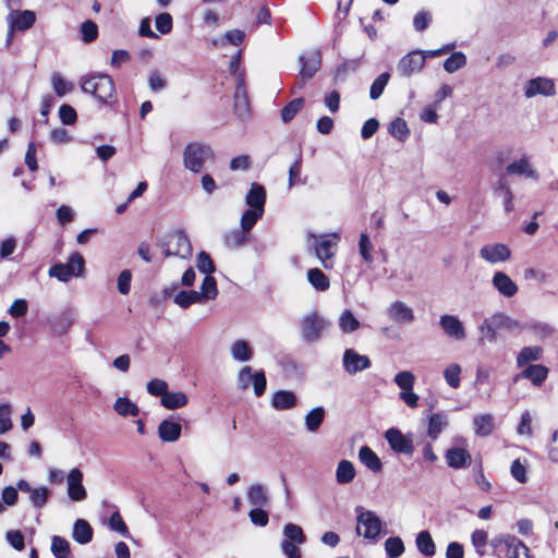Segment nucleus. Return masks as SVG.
I'll list each match as a JSON object with an SVG mask.
<instances>
[{"label": "nucleus", "instance_id": "1", "mask_svg": "<svg viewBox=\"0 0 558 558\" xmlns=\"http://www.w3.org/2000/svg\"><path fill=\"white\" fill-rule=\"evenodd\" d=\"M330 236L337 240L340 239V234L338 232L322 234L318 236L312 232L307 233V244L314 251L315 256L319 259L325 269H332L335 266L337 243L332 242L329 239Z\"/></svg>", "mask_w": 558, "mask_h": 558}, {"label": "nucleus", "instance_id": "2", "mask_svg": "<svg viewBox=\"0 0 558 558\" xmlns=\"http://www.w3.org/2000/svg\"><path fill=\"white\" fill-rule=\"evenodd\" d=\"M215 157L214 150L209 145L192 142L185 145L182 154L183 166L193 173H199L208 160Z\"/></svg>", "mask_w": 558, "mask_h": 558}, {"label": "nucleus", "instance_id": "3", "mask_svg": "<svg viewBox=\"0 0 558 558\" xmlns=\"http://www.w3.org/2000/svg\"><path fill=\"white\" fill-rule=\"evenodd\" d=\"M81 89L90 94L100 102L107 104L114 94V83L107 74H93L81 78Z\"/></svg>", "mask_w": 558, "mask_h": 558}, {"label": "nucleus", "instance_id": "4", "mask_svg": "<svg viewBox=\"0 0 558 558\" xmlns=\"http://www.w3.org/2000/svg\"><path fill=\"white\" fill-rule=\"evenodd\" d=\"M356 512V533L364 538L376 543L383 531V521L372 510H366L362 506L355 508Z\"/></svg>", "mask_w": 558, "mask_h": 558}, {"label": "nucleus", "instance_id": "5", "mask_svg": "<svg viewBox=\"0 0 558 558\" xmlns=\"http://www.w3.org/2000/svg\"><path fill=\"white\" fill-rule=\"evenodd\" d=\"M519 323L502 313H496L486 317L478 326L480 341L494 343L497 339V331L501 328L517 329Z\"/></svg>", "mask_w": 558, "mask_h": 558}, {"label": "nucleus", "instance_id": "6", "mask_svg": "<svg viewBox=\"0 0 558 558\" xmlns=\"http://www.w3.org/2000/svg\"><path fill=\"white\" fill-rule=\"evenodd\" d=\"M85 270V260L80 253H73L68 263L56 264L50 267L48 274L61 282H68L73 277H80Z\"/></svg>", "mask_w": 558, "mask_h": 558}, {"label": "nucleus", "instance_id": "7", "mask_svg": "<svg viewBox=\"0 0 558 558\" xmlns=\"http://www.w3.org/2000/svg\"><path fill=\"white\" fill-rule=\"evenodd\" d=\"M163 251L167 257L187 259L192 255V245L187 235L182 230H177L166 236Z\"/></svg>", "mask_w": 558, "mask_h": 558}, {"label": "nucleus", "instance_id": "8", "mask_svg": "<svg viewBox=\"0 0 558 558\" xmlns=\"http://www.w3.org/2000/svg\"><path fill=\"white\" fill-rule=\"evenodd\" d=\"M326 327V320L317 313L305 315L301 320V337L307 343L317 342Z\"/></svg>", "mask_w": 558, "mask_h": 558}, {"label": "nucleus", "instance_id": "9", "mask_svg": "<svg viewBox=\"0 0 558 558\" xmlns=\"http://www.w3.org/2000/svg\"><path fill=\"white\" fill-rule=\"evenodd\" d=\"M36 21V14L33 11H15L11 10L8 15L9 32L7 43L10 44L14 34V29L27 31Z\"/></svg>", "mask_w": 558, "mask_h": 558}, {"label": "nucleus", "instance_id": "10", "mask_svg": "<svg viewBox=\"0 0 558 558\" xmlns=\"http://www.w3.org/2000/svg\"><path fill=\"white\" fill-rule=\"evenodd\" d=\"M424 65V56H422L421 50H412L399 60L397 72L402 77H410L420 73Z\"/></svg>", "mask_w": 558, "mask_h": 558}, {"label": "nucleus", "instance_id": "11", "mask_svg": "<svg viewBox=\"0 0 558 558\" xmlns=\"http://www.w3.org/2000/svg\"><path fill=\"white\" fill-rule=\"evenodd\" d=\"M83 477V472L78 468H73L66 475V493L72 501H83L87 497Z\"/></svg>", "mask_w": 558, "mask_h": 558}, {"label": "nucleus", "instance_id": "12", "mask_svg": "<svg viewBox=\"0 0 558 558\" xmlns=\"http://www.w3.org/2000/svg\"><path fill=\"white\" fill-rule=\"evenodd\" d=\"M233 109L234 113L240 118L244 119L250 112V101L245 87L244 73H240L235 82V90L233 96Z\"/></svg>", "mask_w": 558, "mask_h": 558}, {"label": "nucleus", "instance_id": "13", "mask_svg": "<svg viewBox=\"0 0 558 558\" xmlns=\"http://www.w3.org/2000/svg\"><path fill=\"white\" fill-rule=\"evenodd\" d=\"M478 254L489 264L505 263L511 257L510 248L504 243L485 244L480 248Z\"/></svg>", "mask_w": 558, "mask_h": 558}, {"label": "nucleus", "instance_id": "14", "mask_svg": "<svg viewBox=\"0 0 558 558\" xmlns=\"http://www.w3.org/2000/svg\"><path fill=\"white\" fill-rule=\"evenodd\" d=\"M343 369L349 375H355L359 372L371 367V360L367 355L360 354L354 349H347L342 357Z\"/></svg>", "mask_w": 558, "mask_h": 558}, {"label": "nucleus", "instance_id": "15", "mask_svg": "<svg viewBox=\"0 0 558 558\" xmlns=\"http://www.w3.org/2000/svg\"><path fill=\"white\" fill-rule=\"evenodd\" d=\"M385 438L392 451L412 454L414 447L410 436L403 435L398 428L391 427L385 433Z\"/></svg>", "mask_w": 558, "mask_h": 558}, {"label": "nucleus", "instance_id": "16", "mask_svg": "<svg viewBox=\"0 0 558 558\" xmlns=\"http://www.w3.org/2000/svg\"><path fill=\"white\" fill-rule=\"evenodd\" d=\"M555 94V83L551 78L538 76L527 81L525 84L524 95L526 98H532L537 95L550 97Z\"/></svg>", "mask_w": 558, "mask_h": 558}, {"label": "nucleus", "instance_id": "17", "mask_svg": "<svg viewBox=\"0 0 558 558\" xmlns=\"http://www.w3.org/2000/svg\"><path fill=\"white\" fill-rule=\"evenodd\" d=\"M439 326L449 338L458 341L466 338L465 328L462 322L454 315H441L439 318Z\"/></svg>", "mask_w": 558, "mask_h": 558}, {"label": "nucleus", "instance_id": "18", "mask_svg": "<svg viewBox=\"0 0 558 558\" xmlns=\"http://www.w3.org/2000/svg\"><path fill=\"white\" fill-rule=\"evenodd\" d=\"M388 317L398 324H410L414 320L413 310L402 301H395L387 307Z\"/></svg>", "mask_w": 558, "mask_h": 558}, {"label": "nucleus", "instance_id": "19", "mask_svg": "<svg viewBox=\"0 0 558 558\" xmlns=\"http://www.w3.org/2000/svg\"><path fill=\"white\" fill-rule=\"evenodd\" d=\"M549 369L542 364H530L520 374L515 376V380L525 378L531 383L539 387L548 377Z\"/></svg>", "mask_w": 558, "mask_h": 558}, {"label": "nucleus", "instance_id": "20", "mask_svg": "<svg viewBox=\"0 0 558 558\" xmlns=\"http://www.w3.org/2000/svg\"><path fill=\"white\" fill-rule=\"evenodd\" d=\"M492 284L505 298H512L518 292L517 283L502 271L494 274Z\"/></svg>", "mask_w": 558, "mask_h": 558}, {"label": "nucleus", "instance_id": "21", "mask_svg": "<svg viewBox=\"0 0 558 558\" xmlns=\"http://www.w3.org/2000/svg\"><path fill=\"white\" fill-rule=\"evenodd\" d=\"M506 172L510 175H524L533 180L538 179V172L533 168L526 156L510 162L506 168Z\"/></svg>", "mask_w": 558, "mask_h": 558}, {"label": "nucleus", "instance_id": "22", "mask_svg": "<svg viewBox=\"0 0 558 558\" xmlns=\"http://www.w3.org/2000/svg\"><path fill=\"white\" fill-rule=\"evenodd\" d=\"M266 195V189L262 184L253 182L245 196V204L252 209L265 211Z\"/></svg>", "mask_w": 558, "mask_h": 558}, {"label": "nucleus", "instance_id": "23", "mask_svg": "<svg viewBox=\"0 0 558 558\" xmlns=\"http://www.w3.org/2000/svg\"><path fill=\"white\" fill-rule=\"evenodd\" d=\"M300 61L302 63L300 75L312 78L320 68L322 56L318 50H314L305 56H301Z\"/></svg>", "mask_w": 558, "mask_h": 558}, {"label": "nucleus", "instance_id": "24", "mask_svg": "<svg viewBox=\"0 0 558 558\" xmlns=\"http://www.w3.org/2000/svg\"><path fill=\"white\" fill-rule=\"evenodd\" d=\"M181 432L182 426L180 422H174L172 420H163L158 426V436L166 442L177 441L181 436Z\"/></svg>", "mask_w": 558, "mask_h": 558}, {"label": "nucleus", "instance_id": "25", "mask_svg": "<svg viewBox=\"0 0 558 558\" xmlns=\"http://www.w3.org/2000/svg\"><path fill=\"white\" fill-rule=\"evenodd\" d=\"M518 328L532 333L539 340L547 339L555 332V328L551 325L539 320H532L522 326L519 325Z\"/></svg>", "mask_w": 558, "mask_h": 558}, {"label": "nucleus", "instance_id": "26", "mask_svg": "<svg viewBox=\"0 0 558 558\" xmlns=\"http://www.w3.org/2000/svg\"><path fill=\"white\" fill-rule=\"evenodd\" d=\"M270 402L278 411L289 410L296 405V397L290 390H278L272 393Z\"/></svg>", "mask_w": 558, "mask_h": 558}, {"label": "nucleus", "instance_id": "27", "mask_svg": "<svg viewBox=\"0 0 558 558\" xmlns=\"http://www.w3.org/2000/svg\"><path fill=\"white\" fill-rule=\"evenodd\" d=\"M446 460L450 468L461 469L471 462V456L468 450L453 447L447 450Z\"/></svg>", "mask_w": 558, "mask_h": 558}, {"label": "nucleus", "instance_id": "28", "mask_svg": "<svg viewBox=\"0 0 558 558\" xmlns=\"http://www.w3.org/2000/svg\"><path fill=\"white\" fill-rule=\"evenodd\" d=\"M475 435L480 437L489 436L495 428L494 416L489 413L475 415L473 418Z\"/></svg>", "mask_w": 558, "mask_h": 558}, {"label": "nucleus", "instance_id": "29", "mask_svg": "<svg viewBox=\"0 0 558 558\" xmlns=\"http://www.w3.org/2000/svg\"><path fill=\"white\" fill-rule=\"evenodd\" d=\"M448 425V416L442 412L434 413L428 416V428L427 435L433 440H436L438 436Z\"/></svg>", "mask_w": 558, "mask_h": 558}, {"label": "nucleus", "instance_id": "30", "mask_svg": "<svg viewBox=\"0 0 558 558\" xmlns=\"http://www.w3.org/2000/svg\"><path fill=\"white\" fill-rule=\"evenodd\" d=\"M508 558H532L529 547L517 536L506 538Z\"/></svg>", "mask_w": 558, "mask_h": 558}, {"label": "nucleus", "instance_id": "31", "mask_svg": "<svg viewBox=\"0 0 558 558\" xmlns=\"http://www.w3.org/2000/svg\"><path fill=\"white\" fill-rule=\"evenodd\" d=\"M72 537L78 544H87L93 538V529L90 524L84 519H77L74 522Z\"/></svg>", "mask_w": 558, "mask_h": 558}, {"label": "nucleus", "instance_id": "32", "mask_svg": "<svg viewBox=\"0 0 558 558\" xmlns=\"http://www.w3.org/2000/svg\"><path fill=\"white\" fill-rule=\"evenodd\" d=\"M360 461L371 471L377 473L383 469V464L378 456L368 446H362L359 450Z\"/></svg>", "mask_w": 558, "mask_h": 558}, {"label": "nucleus", "instance_id": "33", "mask_svg": "<svg viewBox=\"0 0 558 558\" xmlns=\"http://www.w3.org/2000/svg\"><path fill=\"white\" fill-rule=\"evenodd\" d=\"M543 357V349L538 345L524 347L517 355V366L523 367L531 362H537Z\"/></svg>", "mask_w": 558, "mask_h": 558}, {"label": "nucleus", "instance_id": "34", "mask_svg": "<svg viewBox=\"0 0 558 558\" xmlns=\"http://www.w3.org/2000/svg\"><path fill=\"white\" fill-rule=\"evenodd\" d=\"M306 278L308 283L319 292L327 291L330 287L329 278L319 268H311L307 270Z\"/></svg>", "mask_w": 558, "mask_h": 558}, {"label": "nucleus", "instance_id": "35", "mask_svg": "<svg viewBox=\"0 0 558 558\" xmlns=\"http://www.w3.org/2000/svg\"><path fill=\"white\" fill-rule=\"evenodd\" d=\"M189 402V398L186 393L182 391H167L165 396H162V399H160V403L163 408L168 410H177L184 405H186Z\"/></svg>", "mask_w": 558, "mask_h": 558}, {"label": "nucleus", "instance_id": "36", "mask_svg": "<svg viewBox=\"0 0 558 558\" xmlns=\"http://www.w3.org/2000/svg\"><path fill=\"white\" fill-rule=\"evenodd\" d=\"M356 475L354 465L349 460H341L336 469V481L340 485L351 483Z\"/></svg>", "mask_w": 558, "mask_h": 558}, {"label": "nucleus", "instance_id": "37", "mask_svg": "<svg viewBox=\"0 0 558 558\" xmlns=\"http://www.w3.org/2000/svg\"><path fill=\"white\" fill-rule=\"evenodd\" d=\"M247 499L252 506L265 507L269 502L267 489L260 484H253L247 490Z\"/></svg>", "mask_w": 558, "mask_h": 558}, {"label": "nucleus", "instance_id": "38", "mask_svg": "<svg viewBox=\"0 0 558 558\" xmlns=\"http://www.w3.org/2000/svg\"><path fill=\"white\" fill-rule=\"evenodd\" d=\"M230 353L233 360L239 362H247L253 357V349L245 340H236L230 348Z\"/></svg>", "mask_w": 558, "mask_h": 558}, {"label": "nucleus", "instance_id": "39", "mask_svg": "<svg viewBox=\"0 0 558 558\" xmlns=\"http://www.w3.org/2000/svg\"><path fill=\"white\" fill-rule=\"evenodd\" d=\"M417 550L424 556H434L436 553V545L428 531H421L415 538Z\"/></svg>", "mask_w": 558, "mask_h": 558}, {"label": "nucleus", "instance_id": "40", "mask_svg": "<svg viewBox=\"0 0 558 558\" xmlns=\"http://www.w3.org/2000/svg\"><path fill=\"white\" fill-rule=\"evenodd\" d=\"M113 410L121 416H137L140 414L137 404L128 397H119L113 404Z\"/></svg>", "mask_w": 558, "mask_h": 558}, {"label": "nucleus", "instance_id": "41", "mask_svg": "<svg viewBox=\"0 0 558 558\" xmlns=\"http://www.w3.org/2000/svg\"><path fill=\"white\" fill-rule=\"evenodd\" d=\"M248 241V235L245 231L240 229H234L228 232L223 242L225 245L229 250H236L243 246Z\"/></svg>", "mask_w": 558, "mask_h": 558}, {"label": "nucleus", "instance_id": "42", "mask_svg": "<svg viewBox=\"0 0 558 558\" xmlns=\"http://www.w3.org/2000/svg\"><path fill=\"white\" fill-rule=\"evenodd\" d=\"M218 295V288L216 279L211 275H206L202 286L201 291L198 292V296L202 302L215 300Z\"/></svg>", "mask_w": 558, "mask_h": 558}, {"label": "nucleus", "instance_id": "43", "mask_svg": "<svg viewBox=\"0 0 558 558\" xmlns=\"http://www.w3.org/2000/svg\"><path fill=\"white\" fill-rule=\"evenodd\" d=\"M51 86L58 97H64L74 89V84L66 81L59 72L51 74Z\"/></svg>", "mask_w": 558, "mask_h": 558}, {"label": "nucleus", "instance_id": "44", "mask_svg": "<svg viewBox=\"0 0 558 558\" xmlns=\"http://www.w3.org/2000/svg\"><path fill=\"white\" fill-rule=\"evenodd\" d=\"M325 418V410L323 407H316L312 409L305 415V426L306 429L311 433H315L320 427L323 421Z\"/></svg>", "mask_w": 558, "mask_h": 558}, {"label": "nucleus", "instance_id": "45", "mask_svg": "<svg viewBox=\"0 0 558 558\" xmlns=\"http://www.w3.org/2000/svg\"><path fill=\"white\" fill-rule=\"evenodd\" d=\"M283 536L286 542H292L296 544H304L306 542V536L302 530V527L294 523H287L283 526Z\"/></svg>", "mask_w": 558, "mask_h": 558}, {"label": "nucleus", "instance_id": "46", "mask_svg": "<svg viewBox=\"0 0 558 558\" xmlns=\"http://www.w3.org/2000/svg\"><path fill=\"white\" fill-rule=\"evenodd\" d=\"M264 211L248 208L244 210L240 219V228L246 233L253 229L256 222L263 217Z\"/></svg>", "mask_w": 558, "mask_h": 558}, {"label": "nucleus", "instance_id": "47", "mask_svg": "<svg viewBox=\"0 0 558 558\" xmlns=\"http://www.w3.org/2000/svg\"><path fill=\"white\" fill-rule=\"evenodd\" d=\"M173 301L181 308H187L194 303H203L198 296V291L195 290H182L174 295Z\"/></svg>", "mask_w": 558, "mask_h": 558}, {"label": "nucleus", "instance_id": "48", "mask_svg": "<svg viewBox=\"0 0 558 558\" xmlns=\"http://www.w3.org/2000/svg\"><path fill=\"white\" fill-rule=\"evenodd\" d=\"M360 322L352 311L344 310L339 317V327L344 333H351L360 328Z\"/></svg>", "mask_w": 558, "mask_h": 558}, {"label": "nucleus", "instance_id": "49", "mask_svg": "<svg viewBox=\"0 0 558 558\" xmlns=\"http://www.w3.org/2000/svg\"><path fill=\"white\" fill-rule=\"evenodd\" d=\"M461 372L462 368L459 364L452 363L444 369V378L449 387L457 389L461 384Z\"/></svg>", "mask_w": 558, "mask_h": 558}, {"label": "nucleus", "instance_id": "50", "mask_svg": "<svg viewBox=\"0 0 558 558\" xmlns=\"http://www.w3.org/2000/svg\"><path fill=\"white\" fill-rule=\"evenodd\" d=\"M466 64V56L462 51H456L444 62V69L448 73H454Z\"/></svg>", "mask_w": 558, "mask_h": 558}, {"label": "nucleus", "instance_id": "51", "mask_svg": "<svg viewBox=\"0 0 558 558\" xmlns=\"http://www.w3.org/2000/svg\"><path fill=\"white\" fill-rule=\"evenodd\" d=\"M51 551L56 558H68L71 553L70 543L64 537L54 535L51 539Z\"/></svg>", "mask_w": 558, "mask_h": 558}, {"label": "nucleus", "instance_id": "52", "mask_svg": "<svg viewBox=\"0 0 558 558\" xmlns=\"http://www.w3.org/2000/svg\"><path fill=\"white\" fill-rule=\"evenodd\" d=\"M404 549L403 541L399 536H392L385 541V550L389 558H399Z\"/></svg>", "mask_w": 558, "mask_h": 558}, {"label": "nucleus", "instance_id": "53", "mask_svg": "<svg viewBox=\"0 0 558 558\" xmlns=\"http://www.w3.org/2000/svg\"><path fill=\"white\" fill-rule=\"evenodd\" d=\"M389 133L397 140L403 142L409 136L410 130L402 118H396L388 126Z\"/></svg>", "mask_w": 558, "mask_h": 558}, {"label": "nucleus", "instance_id": "54", "mask_svg": "<svg viewBox=\"0 0 558 558\" xmlns=\"http://www.w3.org/2000/svg\"><path fill=\"white\" fill-rule=\"evenodd\" d=\"M304 98L299 97L291 100L282 110H281V119L284 123L290 122L296 113L303 108Z\"/></svg>", "mask_w": 558, "mask_h": 558}, {"label": "nucleus", "instance_id": "55", "mask_svg": "<svg viewBox=\"0 0 558 558\" xmlns=\"http://www.w3.org/2000/svg\"><path fill=\"white\" fill-rule=\"evenodd\" d=\"M393 381L401 391L413 390L415 376L410 371H402L396 374Z\"/></svg>", "mask_w": 558, "mask_h": 558}, {"label": "nucleus", "instance_id": "56", "mask_svg": "<svg viewBox=\"0 0 558 558\" xmlns=\"http://www.w3.org/2000/svg\"><path fill=\"white\" fill-rule=\"evenodd\" d=\"M389 78L390 74L388 72L381 73L378 77L375 78L369 88L371 99L376 100L381 96L385 87L389 82Z\"/></svg>", "mask_w": 558, "mask_h": 558}, {"label": "nucleus", "instance_id": "57", "mask_svg": "<svg viewBox=\"0 0 558 558\" xmlns=\"http://www.w3.org/2000/svg\"><path fill=\"white\" fill-rule=\"evenodd\" d=\"M372 250L373 244L369 240V236L367 235V233L362 232L359 239V253L364 262L372 263L374 260Z\"/></svg>", "mask_w": 558, "mask_h": 558}, {"label": "nucleus", "instance_id": "58", "mask_svg": "<svg viewBox=\"0 0 558 558\" xmlns=\"http://www.w3.org/2000/svg\"><path fill=\"white\" fill-rule=\"evenodd\" d=\"M196 267L201 272H203L205 275H211L216 270L215 264H214L210 255L204 251H202L197 254Z\"/></svg>", "mask_w": 558, "mask_h": 558}, {"label": "nucleus", "instance_id": "59", "mask_svg": "<svg viewBox=\"0 0 558 558\" xmlns=\"http://www.w3.org/2000/svg\"><path fill=\"white\" fill-rule=\"evenodd\" d=\"M50 494L51 493L47 487L34 488L29 496L32 506L37 509L43 508L47 504Z\"/></svg>", "mask_w": 558, "mask_h": 558}, {"label": "nucleus", "instance_id": "60", "mask_svg": "<svg viewBox=\"0 0 558 558\" xmlns=\"http://www.w3.org/2000/svg\"><path fill=\"white\" fill-rule=\"evenodd\" d=\"M108 524L110 530L118 532L124 537H130L128 526L118 510L111 514Z\"/></svg>", "mask_w": 558, "mask_h": 558}, {"label": "nucleus", "instance_id": "61", "mask_svg": "<svg viewBox=\"0 0 558 558\" xmlns=\"http://www.w3.org/2000/svg\"><path fill=\"white\" fill-rule=\"evenodd\" d=\"M11 413L12 409L9 403L0 404V435L12 428Z\"/></svg>", "mask_w": 558, "mask_h": 558}, {"label": "nucleus", "instance_id": "62", "mask_svg": "<svg viewBox=\"0 0 558 558\" xmlns=\"http://www.w3.org/2000/svg\"><path fill=\"white\" fill-rule=\"evenodd\" d=\"M155 26L160 34H169L173 26L172 16L166 12L158 14L155 19Z\"/></svg>", "mask_w": 558, "mask_h": 558}, {"label": "nucleus", "instance_id": "63", "mask_svg": "<svg viewBox=\"0 0 558 558\" xmlns=\"http://www.w3.org/2000/svg\"><path fill=\"white\" fill-rule=\"evenodd\" d=\"M82 39L85 43L94 41L98 36V26L95 22L87 20L81 25Z\"/></svg>", "mask_w": 558, "mask_h": 558}, {"label": "nucleus", "instance_id": "64", "mask_svg": "<svg viewBox=\"0 0 558 558\" xmlns=\"http://www.w3.org/2000/svg\"><path fill=\"white\" fill-rule=\"evenodd\" d=\"M146 388L149 395L162 399L168 391V384L163 379L155 378L147 383Z\"/></svg>", "mask_w": 558, "mask_h": 558}]
</instances>
